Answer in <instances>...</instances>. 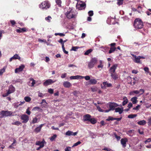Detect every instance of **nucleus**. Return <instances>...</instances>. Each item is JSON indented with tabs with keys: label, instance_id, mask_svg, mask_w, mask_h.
<instances>
[{
	"label": "nucleus",
	"instance_id": "obj_7",
	"mask_svg": "<svg viewBox=\"0 0 151 151\" xmlns=\"http://www.w3.org/2000/svg\"><path fill=\"white\" fill-rule=\"evenodd\" d=\"M86 4L84 2L81 1H78L76 5L77 9L79 10L84 9L86 7Z\"/></svg>",
	"mask_w": 151,
	"mask_h": 151
},
{
	"label": "nucleus",
	"instance_id": "obj_44",
	"mask_svg": "<svg viewBox=\"0 0 151 151\" xmlns=\"http://www.w3.org/2000/svg\"><path fill=\"white\" fill-rule=\"evenodd\" d=\"M13 105L14 106V107L15 108H17L18 106H20L19 103V102H16L15 103H14Z\"/></svg>",
	"mask_w": 151,
	"mask_h": 151
},
{
	"label": "nucleus",
	"instance_id": "obj_39",
	"mask_svg": "<svg viewBox=\"0 0 151 151\" xmlns=\"http://www.w3.org/2000/svg\"><path fill=\"white\" fill-rule=\"evenodd\" d=\"M99 63L100 64L98 66V68H103V65L102 64V61L101 60L99 61Z\"/></svg>",
	"mask_w": 151,
	"mask_h": 151
},
{
	"label": "nucleus",
	"instance_id": "obj_19",
	"mask_svg": "<svg viewBox=\"0 0 151 151\" xmlns=\"http://www.w3.org/2000/svg\"><path fill=\"white\" fill-rule=\"evenodd\" d=\"M15 90V88L12 85H10L9 87V90L8 91V94H10L13 93Z\"/></svg>",
	"mask_w": 151,
	"mask_h": 151
},
{
	"label": "nucleus",
	"instance_id": "obj_1",
	"mask_svg": "<svg viewBox=\"0 0 151 151\" xmlns=\"http://www.w3.org/2000/svg\"><path fill=\"white\" fill-rule=\"evenodd\" d=\"M118 65L115 64L113 65L110 68L109 72L111 78L116 80L118 78L119 76L117 73H116L115 71Z\"/></svg>",
	"mask_w": 151,
	"mask_h": 151
},
{
	"label": "nucleus",
	"instance_id": "obj_25",
	"mask_svg": "<svg viewBox=\"0 0 151 151\" xmlns=\"http://www.w3.org/2000/svg\"><path fill=\"white\" fill-rule=\"evenodd\" d=\"M26 31V28H19V29H17L16 31L18 33H21L22 32H25Z\"/></svg>",
	"mask_w": 151,
	"mask_h": 151
},
{
	"label": "nucleus",
	"instance_id": "obj_53",
	"mask_svg": "<svg viewBox=\"0 0 151 151\" xmlns=\"http://www.w3.org/2000/svg\"><path fill=\"white\" fill-rule=\"evenodd\" d=\"M38 96L40 97H43L44 96V94H42V93H41L40 92H38Z\"/></svg>",
	"mask_w": 151,
	"mask_h": 151
},
{
	"label": "nucleus",
	"instance_id": "obj_50",
	"mask_svg": "<svg viewBox=\"0 0 151 151\" xmlns=\"http://www.w3.org/2000/svg\"><path fill=\"white\" fill-rule=\"evenodd\" d=\"M124 0H117V4L119 5H122L123 4V1Z\"/></svg>",
	"mask_w": 151,
	"mask_h": 151
},
{
	"label": "nucleus",
	"instance_id": "obj_36",
	"mask_svg": "<svg viewBox=\"0 0 151 151\" xmlns=\"http://www.w3.org/2000/svg\"><path fill=\"white\" fill-rule=\"evenodd\" d=\"M52 19L51 17L49 16L47 17H45V19L46 21H47L48 22H50L51 20Z\"/></svg>",
	"mask_w": 151,
	"mask_h": 151
},
{
	"label": "nucleus",
	"instance_id": "obj_49",
	"mask_svg": "<svg viewBox=\"0 0 151 151\" xmlns=\"http://www.w3.org/2000/svg\"><path fill=\"white\" fill-rule=\"evenodd\" d=\"M115 118H113L111 116H109L107 119H106V120L108 121H109L110 120H115Z\"/></svg>",
	"mask_w": 151,
	"mask_h": 151
},
{
	"label": "nucleus",
	"instance_id": "obj_9",
	"mask_svg": "<svg viewBox=\"0 0 151 151\" xmlns=\"http://www.w3.org/2000/svg\"><path fill=\"white\" fill-rule=\"evenodd\" d=\"M109 109L106 110L105 112L106 113L108 112L111 110H114L115 109V108L119 106L117 104L114 102H110L109 104Z\"/></svg>",
	"mask_w": 151,
	"mask_h": 151
},
{
	"label": "nucleus",
	"instance_id": "obj_60",
	"mask_svg": "<svg viewBox=\"0 0 151 151\" xmlns=\"http://www.w3.org/2000/svg\"><path fill=\"white\" fill-rule=\"evenodd\" d=\"M21 124V123L20 122H19V121H16V122H14L13 124H15V125H19Z\"/></svg>",
	"mask_w": 151,
	"mask_h": 151
},
{
	"label": "nucleus",
	"instance_id": "obj_16",
	"mask_svg": "<svg viewBox=\"0 0 151 151\" xmlns=\"http://www.w3.org/2000/svg\"><path fill=\"white\" fill-rule=\"evenodd\" d=\"M128 142V140L127 138H123L121 140V143L124 147L126 146V142Z\"/></svg>",
	"mask_w": 151,
	"mask_h": 151
},
{
	"label": "nucleus",
	"instance_id": "obj_61",
	"mask_svg": "<svg viewBox=\"0 0 151 151\" xmlns=\"http://www.w3.org/2000/svg\"><path fill=\"white\" fill-rule=\"evenodd\" d=\"M103 150H106L107 151H111V149H109L108 148H107L106 147H104V148L103 149Z\"/></svg>",
	"mask_w": 151,
	"mask_h": 151
},
{
	"label": "nucleus",
	"instance_id": "obj_45",
	"mask_svg": "<svg viewBox=\"0 0 151 151\" xmlns=\"http://www.w3.org/2000/svg\"><path fill=\"white\" fill-rule=\"evenodd\" d=\"M62 48L63 49V51L66 54H68V52L65 50V48L64 47V44H63V45H62Z\"/></svg>",
	"mask_w": 151,
	"mask_h": 151
},
{
	"label": "nucleus",
	"instance_id": "obj_5",
	"mask_svg": "<svg viewBox=\"0 0 151 151\" xmlns=\"http://www.w3.org/2000/svg\"><path fill=\"white\" fill-rule=\"evenodd\" d=\"M65 14L67 18L69 19L73 18L75 16L73 11L70 9H69L65 13Z\"/></svg>",
	"mask_w": 151,
	"mask_h": 151
},
{
	"label": "nucleus",
	"instance_id": "obj_18",
	"mask_svg": "<svg viewBox=\"0 0 151 151\" xmlns=\"http://www.w3.org/2000/svg\"><path fill=\"white\" fill-rule=\"evenodd\" d=\"M91 116L89 114H86L83 116V120L84 121H89Z\"/></svg>",
	"mask_w": 151,
	"mask_h": 151
},
{
	"label": "nucleus",
	"instance_id": "obj_15",
	"mask_svg": "<svg viewBox=\"0 0 151 151\" xmlns=\"http://www.w3.org/2000/svg\"><path fill=\"white\" fill-rule=\"evenodd\" d=\"M46 142H45L44 139H43L42 141H37L36 142L35 144L37 145H39L41 146L43 145V147H44V144H46Z\"/></svg>",
	"mask_w": 151,
	"mask_h": 151
},
{
	"label": "nucleus",
	"instance_id": "obj_12",
	"mask_svg": "<svg viewBox=\"0 0 151 151\" xmlns=\"http://www.w3.org/2000/svg\"><path fill=\"white\" fill-rule=\"evenodd\" d=\"M21 119L23 120L22 122V123H26L29 120V117L26 114H23L21 116Z\"/></svg>",
	"mask_w": 151,
	"mask_h": 151
},
{
	"label": "nucleus",
	"instance_id": "obj_43",
	"mask_svg": "<svg viewBox=\"0 0 151 151\" xmlns=\"http://www.w3.org/2000/svg\"><path fill=\"white\" fill-rule=\"evenodd\" d=\"M84 78L87 81L90 80V77L88 76H81V79H82L83 78Z\"/></svg>",
	"mask_w": 151,
	"mask_h": 151
},
{
	"label": "nucleus",
	"instance_id": "obj_11",
	"mask_svg": "<svg viewBox=\"0 0 151 151\" xmlns=\"http://www.w3.org/2000/svg\"><path fill=\"white\" fill-rule=\"evenodd\" d=\"M145 57L142 56H137L134 60V61L137 63L141 64L142 63L140 61V59H144Z\"/></svg>",
	"mask_w": 151,
	"mask_h": 151
},
{
	"label": "nucleus",
	"instance_id": "obj_59",
	"mask_svg": "<svg viewBox=\"0 0 151 151\" xmlns=\"http://www.w3.org/2000/svg\"><path fill=\"white\" fill-rule=\"evenodd\" d=\"M29 108H28L27 109L26 113L27 114L29 115L31 114V112L29 110Z\"/></svg>",
	"mask_w": 151,
	"mask_h": 151
},
{
	"label": "nucleus",
	"instance_id": "obj_21",
	"mask_svg": "<svg viewBox=\"0 0 151 151\" xmlns=\"http://www.w3.org/2000/svg\"><path fill=\"white\" fill-rule=\"evenodd\" d=\"M43 124H40L39 126L36 127L35 129V131L37 133L40 132L41 130V128L43 126Z\"/></svg>",
	"mask_w": 151,
	"mask_h": 151
},
{
	"label": "nucleus",
	"instance_id": "obj_42",
	"mask_svg": "<svg viewBox=\"0 0 151 151\" xmlns=\"http://www.w3.org/2000/svg\"><path fill=\"white\" fill-rule=\"evenodd\" d=\"M134 130H130L127 132V134L129 135L130 136H132V133H133L134 132Z\"/></svg>",
	"mask_w": 151,
	"mask_h": 151
},
{
	"label": "nucleus",
	"instance_id": "obj_22",
	"mask_svg": "<svg viewBox=\"0 0 151 151\" xmlns=\"http://www.w3.org/2000/svg\"><path fill=\"white\" fill-rule=\"evenodd\" d=\"M137 98L136 96H134L131 99V101L132 102L133 104H136L137 103Z\"/></svg>",
	"mask_w": 151,
	"mask_h": 151
},
{
	"label": "nucleus",
	"instance_id": "obj_54",
	"mask_svg": "<svg viewBox=\"0 0 151 151\" xmlns=\"http://www.w3.org/2000/svg\"><path fill=\"white\" fill-rule=\"evenodd\" d=\"M88 14L90 16H92L93 14V11H89Z\"/></svg>",
	"mask_w": 151,
	"mask_h": 151
},
{
	"label": "nucleus",
	"instance_id": "obj_64",
	"mask_svg": "<svg viewBox=\"0 0 151 151\" xmlns=\"http://www.w3.org/2000/svg\"><path fill=\"white\" fill-rule=\"evenodd\" d=\"M138 71L137 70H132V73L135 74H137L138 73Z\"/></svg>",
	"mask_w": 151,
	"mask_h": 151
},
{
	"label": "nucleus",
	"instance_id": "obj_37",
	"mask_svg": "<svg viewBox=\"0 0 151 151\" xmlns=\"http://www.w3.org/2000/svg\"><path fill=\"white\" fill-rule=\"evenodd\" d=\"M57 135L56 134H54L50 138V140L52 141L55 140V139L56 138Z\"/></svg>",
	"mask_w": 151,
	"mask_h": 151
},
{
	"label": "nucleus",
	"instance_id": "obj_14",
	"mask_svg": "<svg viewBox=\"0 0 151 151\" xmlns=\"http://www.w3.org/2000/svg\"><path fill=\"white\" fill-rule=\"evenodd\" d=\"M78 133V132H73L72 131H68L67 132L65 133V134L66 135L68 136H76L77 135V134Z\"/></svg>",
	"mask_w": 151,
	"mask_h": 151
},
{
	"label": "nucleus",
	"instance_id": "obj_24",
	"mask_svg": "<svg viewBox=\"0 0 151 151\" xmlns=\"http://www.w3.org/2000/svg\"><path fill=\"white\" fill-rule=\"evenodd\" d=\"M81 76L78 75L76 76H72L70 77L71 79H81Z\"/></svg>",
	"mask_w": 151,
	"mask_h": 151
},
{
	"label": "nucleus",
	"instance_id": "obj_20",
	"mask_svg": "<svg viewBox=\"0 0 151 151\" xmlns=\"http://www.w3.org/2000/svg\"><path fill=\"white\" fill-rule=\"evenodd\" d=\"M63 85L65 88H69L71 86V84L69 82L67 81L63 82Z\"/></svg>",
	"mask_w": 151,
	"mask_h": 151
},
{
	"label": "nucleus",
	"instance_id": "obj_13",
	"mask_svg": "<svg viewBox=\"0 0 151 151\" xmlns=\"http://www.w3.org/2000/svg\"><path fill=\"white\" fill-rule=\"evenodd\" d=\"M102 84L104 85L103 86H101V88H105L106 87H111L112 86L111 83H108L107 81L103 82Z\"/></svg>",
	"mask_w": 151,
	"mask_h": 151
},
{
	"label": "nucleus",
	"instance_id": "obj_51",
	"mask_svg": "<svg viewBox=\"0 0 151 151\" xmlns=\"http://www.w3.org/2000/svg\"><path fill=\"white\" fill-rule=\"evenodd\" d=\"M38 119L36 118H34L33 119L32 122L34 124L37 122Z\"/></svg>",
	"mask_w": 151,
	"mask_h": 151
},
{
	"label": "nucleus",
	"instance_id": "obj_57",
	"mask_svg": "<svg viewBox=\"0 0 151 151\" xmlns=\"http://www.w3.org/2000/svg\"><path fill=\"white\" fill-rule=\"evenodd\" d=\"M144 70L146 72L149 73V69L148 67H145L144 68Z\"/></svg>",
	"mask_w": 151,
	"mask_h": 151
},
{
	"label": "nucleus",
	"instance_id": "obj_28",
	"mask_svg": "<svg viewBox=\"0 0 151 151\" xmlns=\"http://www.w3.org/2000/svg\"><path fill=\"white\" fill-rule=\"evenodd\" d=\"M123 101L122 102V105L124 106L128 102V99L126 97H124L123 98Z\"/></svg>",
	"mask_w": 151,
	"mask_h": 151
},
{
	"label": "nucleus",
	"instance_id": "obj_48",
	"mask_svg": "<svg viewBox=\"0 0 151 151\" xmlns=\"http://www.w3.org/2000/svg\"><path fill=\"white\" fill-rule=\"evenodd\" d=\"M81 143V142L80 141H78L77 142L74 143L72 146V147H74L78 145H79Z\"/></svg>",
	"mask_w": 151,
	"mask_h": 151
},
{
	"label": "nucleus",
	"instance_id": "obj_52",
	"mask_svg": "<svg viewBox=\"0 0 151 151\" xmlns=\"http://www.w3.org/2000/svg\"><path fill=\"white\" fill-rule=\"evenodd\" d=\"M78 48L79 47L77 46L73 47L71 50L74 51H76Z\"/></svg>",
	"mask_w": 151,
	"mask_h": 151
},
{
	"label": "nucleus",
	"instance_id": "obj_40",
	"mask_svg": "<svg viewBox=\"0 0 151 151\" xmlns=\"http://www.w3.org/2000/svg\"><path fill=\"white\" fill-rule=\"evenodd\" d=\"M24 100L26 102H29L31 100V98L29 96H26L24 98Z\"/></svg>",
	"mask_w": 151,
	"mask_h": 151
},
{
	"label": "nucleus",
	"instance_id": "obj_4",
	"mask_svg": "<svg viewBox=\"0 0 151 151\" xmlns=\"http://www.w3.org/2000/svg\"><path fill=\"white\" fill-rule=\"evenodd\" d=\"M50 4L48 1H45L39 5V7L43 9L46 10L50 8Z\"/></svg>",
	"mask_w": 151,
	"mask_h": 151
},
{
	"label": "nucleus",
	"instance_id": "obj_34",
	"mask_svg": "<svg viewBox=\"0 0 151 151\" xmlns=\"http://www.w3.org/2000/svg\"><path fill=\"white\" fill-rule=\"evenodd\" d=\"M92 124H95L96 122V120L94 118H90V120L89 121Z\"/></svg>",
	"mask_w": 151,
	"mask_h": 151
},
{
	"label": "nucleus",
	"instance_id": "obj_62",
	"mask_svg": "<svg viewBox=\"0 0 151 151\" xmlns=\"http://www.w3.org/2000/svg\"><path fill=\"white\" fill-rule=\"evenodd\" d=\"M10 22L12 24V25H14L16 23L15 21L14 20H11L10 21Z\"/></svg>",
	"mask_w": 151,
	"mask_h": 151
},
{
	"label": "nucleus",
	"instance_id": "obj_31",
	"mask_svg": "<svg viewBox=\"0 0 151 151\" xmlns=\"http://www.w3.org/2000/svg\"><path fill=\"white\" fill-rule=\"evenodd\" d=\"M56 4L58 5L59 7L61 6L62 1L60 0H55Z\"/></svg>",
	"mask_w": 151,
	"mask_h": 151
},
{
	"label": "nucleus",
	"instance_id": "obj_30",
	"mask_svg": "<svg viewBox=\"0 0 151 151\" xmlns=\"http://www.w3.org/2000/svg\"><path fill=\"white\" fill-rule=\"evenodd\" d=\"M116 49V48L115 47H111L109 52V54H111L113 52L115 51Z\"/></svg>",
	"mask_w": 151,
	"mask_h": 151
},
{
	"label": "nucleus",
	"instance_id": "obj_8",
	"mask_svg": "<svg viewBox=\"0 0 151 151\" xmlns=\"http://www.w3.org/2000/svg\"><path fill=\"white\" fill-rule=\"evenodd\" d=\"M12 113L11 111H2L0 112V118L10 116L12 115Z\"/></svg>",
	"mask_w": 151,
	"mask_h": 151
},
{
	"label": "nucleus",
	"instance_id": "obj_38",
	"mask_svg": "<svg viewBox=\"0 0 151 151\" xmlns=\"http://www.w3.org/2000/svg\"><path fill=\"white\" fill-rule=\"evenodd\" d=\"M97 109L100 112H105V111L106 110H104L101 108L99 106H97Z\"/></svg>",
	"mask_w": 151,
	"mask_h": 151
},
{
	"label": "nucleus",
	"instance_id": "obj_6",
	"mask_svg": "<svg viewBox=\"0 0 151 151\" xmlns=\"http://www.w3.org/2000/svg\"><path fill=\"white\" fill-rule=\"evenodd\" d=\"M145 92V90L143 89H140L139 90H134L129 93L131 95H134L135 94H139L138 96L142 95Z\"/></svg>",
	"mask_w": 151,
	"mask_h": 151
},
{
	"label": "nucleus",
	"instance_id": "obj_3",
	"mask_svg": "<svg viewBox=\"0 0 151 151\" xmlns=\"http://www.w3.org/2000/svg\"><path fill=\"white\" fill-rule=\"evenodd\" d=\"M97 59L96 58H92L88 63V67L89 69L93 68L97 64Z\"/></svg>",
	"mask_w": 151,
	"mask_h": 151
},
{
	"label": "nucleus",
	"instance_id": "obj_17",
	"mask_svg": "<svg viewBox=\"0 0 151 151\" xmlns=\"http://www.w3.org/2000/svg\"><path fill=\"white\" fill-rule=\"evenodd\" d=\"M25 66L23 65H22L18 68H16L15 70V73H18L22 71L24 68Z\"/></svg>",
	"mask_w": 151,
	"mask_h": 151
},
{
	"label": "nucleus",
	"instance_id": "obj_58",
	"mask_svg": "<svg viewBox=\"0 0 151 151\" xmlns=\"http://www.w3.org/2000/svg\"><path fill=\"white\" fill-rule=\"evenodd\" d=\"M65 151H71V147H67L65 149Z\"/></svg>",
	"mask_w": 151,
	"mask_h": 151
},
{
	"label": "nucleus",
	"instance_id": "obj_23",
	"mask_svg": "<svg viewBox=\"0 0 151 151\" xmlns=\"http://www.w3.org/2000/svg\"><path fill=\"white\" fill-rule=\"evenodd\" d=\"M115 110L116 112H119V114H121L123 111V109L119 107L117 108Z\"/></svg>",
	"mask_w": 151,
	"mask_h": 151
},
{
	"label": "nucleus",
	"instance_id": "obj_56",
	"mask_svg": "<svg viewBox=\"0 0 151 151\" xmlns=\"http://www.w3.org/2000/svg\"><path fill=\"white\" fill-rule=\"evenodd\" d=\"M53 89L50 88L48 89V92L50 94H52L53 93Z\"/></svg>",
	"mask_w": 151,
	"mask_h": 151
},
{
	"label": "nucleus",
	"instance_id": "obj_27",
	"mask_svg": "<svg viewBox=\"0 0 151 151\" xmlns=\"http://www.w3.org/2000/svg\"><path fill=\"white\" fill-rule=\"evenodd\" d=\"M89 82L91 84H95L97 83V81L95 79L93 78L90 80Z\"/></svg>",
	"mask_w": 151,
	"mask_h": 151
},
{
	"label": "nucleus",
	"instance_id": "obj_26",
	"mask_svg": "<svg viewBox=\"0 0 151 151\" xmlns=\"http://www.w3.org/2000/svg\"><path fill=\"white\" fill-rule=\"evenodd\" d=\"M30 81H32V82L31 84H29V85L31 87H33L34 86V85L36 83L35 81L32 78H30L29 79Z\"/></svg>",
	"mask_w": 151,
	"mask_h": 151
},
{
	"label": "nucleus",
	"instance_id": "obj_46",
	"mask_svg": "<svg viewBox=\"0 0 151 151\" xmlns=\"http://www.w3.org/2000/svg\"><path fill=\"white\" fill-rule=\"evenodd\" d=\"M137 116V114H130L128 116V117L129 118H133Z\"/></svg>",
	"mask_w": 151,
	"mask_h": 151
},
{
	"label": "nucleus",
	"instance_id": "obj_2",
	"mask_svg": "<svg viewBox=\"0 0 151 151\" xmlns=\"http://www.w3.org/2000/svg\"><path fill=\"white\" fill-rule=\"evenodd\" d=\"M134 26L136 29H141L143 28V23L141 19L137 18L134 20Z\"/></svg>",
	"mask_w": 151,
	"mask_h": 151
},
{
	"label": "nucleus",
	"instance_id": "obj_47",
	"mask_svg": "<svg viewBox=\"0 0 151 151\" xmlns=\"http://www.w3.org/2000/svg\"><path fill=\"white\" fill-rule=\"evenodd\" d=\"M55 35L56 36L59 35L60 36H64L65 35V34L63 33H55Z\"/></svg>",
	"mask_w": 151,
	"mask_h": 151
},
{
	"label": "nucleus",
	"instance_id": "obj_41",
	"mask_svg": "<svg viewBox=\"0 0 151 151\" xmlns=\"http://www.w3.org/2000/svg\"><path fill=\"white\" fill-rule=\"evenodd\" d=\"M14 59H18L20 60V57L19 55L17 54H15L13 56Z\"/></svg>",
	"mask_w": 151,
	"mask_h": 151
},
{
	"label": "nucleus",
	"instance_id": "obj_33",
	"mask_svg": "<svg viewBox=\"0 0 151 151\" xmlns=\"http://www.w3.org/2000/svg\"><path fill=\"white\" fill-rule=\"evenodd\" d=\"M6 68V66H4L3 67V68L2 69L0 70V76L1 75L3 74V73L5 71Z\"/></svg>",
	"mask_w": 151,
	"mask_h": 151
},
{
	"label": "nucleus",
	"instance_id": "obj_55",
	"mask_svg": "<svg viewBox=\"0 0 151 151\" xmlns=\"http://www.w3.org/2000/svg\"><path fill=\"white\" fill-rule=\"evenodd\" d=\"M102 49H103L102 50V51H103V52H105V51L106 50V49L107 48V47H103V46H101L100 47Z\"/></svg>",
	"mask_w": 151,
	"mask_h": 151
},
{
	"label": "nucleus",
	"instance_id": "obj_35",
	"mask_svg": "<svg viewBox=\"0 0 151 151\" xmlns=\"http://www.w3.org/2000/svg\"><path fill=\"white\" fill-rule=\"evenodd\" d=\"M92 51V50L91 49H89L87 50L84 53V54L85 55H88L89 53Z\"/></svg>",
	"mask_w": 151,
	"mask_h": 151
},
{
	"label": "nucleus",
	"instance_id": "obj_29",
	"mask_svg": "<svg viewBox=\"0 0 151 151\" xmlns=\"http://www.w3.org/2000/svg\"><path fill=\"white\" fill-rule=\"evenodd\" d=\"M146 121L144 120L140 121L137 122V124H138L142 125H144L146 124Z\"/></svg>",
	"mask_w": 151,
	"mask_h": 151
},
{
	"label": "nucleus",
	"instance_id": "obj_63",
	"mask_svg": "<svg viewBox=\"0 0 151 151\" xmlns=\"http://www.w3.org/2000/svg\"><path fill=\"white\" fill-rule=\"evenodd\" d=\"M66 75H67L66 73L63 74H62V75L61 76V78H64L66 77Z\"/></svg>",
	"mask_w": 151,
	"mask_h": 151
},
{
	"label": "nucleus",
	"instance_id": "obj_32",
	"mask_svg": "<svg viewBox=\"0 0 151 151\" xmlns=\"http://www.w3.org/2000/svg\"><path fill=\"white\" fill-rule=\"evenodd\" d=\"M16 141L15 139H14L13 142L12 144L10 145L9 147V148H14L13 146H15L16 145L15 143H16Z\"/></svg>",
	"mask_w": 151,
	"mask_h": 151
},
{
	"label": "nucleus",
	"instance_id": "obj_10",
	"mask_svg": "<svg viewBox=\"0 0 151 151\" xmlns=\"http://www.w3.org/2000/svg\"><path fill=\"white\" fill-rule=\"evenodd\" d=\"M56 81V80L55 81H53L51 79H48L46 80L43 83V85L44 86H47L49 85H51L54 83Z\"/></svg>",
	"mask_w": 151,
	"mask_h": 151
}]
</instances>
